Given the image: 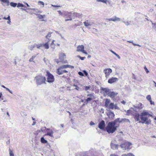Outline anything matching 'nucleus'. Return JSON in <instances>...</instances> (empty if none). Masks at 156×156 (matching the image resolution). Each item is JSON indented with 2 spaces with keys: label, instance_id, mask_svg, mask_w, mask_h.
Returning <instances> with one entry per match:
<instances>
[{
  "label": "nucleus",
  "instance_id": "1a4fd4ad",
  "mask_svg": "<svg viewBox=\"0 0 156 156\" xmlns=\"http://www.w3.org/2000/svg\"><path fill=\"white\" fill-rule=\"evenodd\" d=\"M84 47L83 45L78 46L77 47V51H81L86 55H87V53L84 50Z\"/></svg>",
  "mask_w": 156,
  "mask_h": 156
},
{
  "label": "nucleus",
  "instance_id": "bf43d9fd",
  "mask_svg": "<svg viewBox=\"0 0 156 156\" xmlns=\"http://www.w3.org/2000/svg\"><path fill=\"white\" fill-rule=\"evenodd\" d=\"M38 4H42V5H44V3L42 1H39L38 2Z\"/></svg>",
  "mask_w": 156,
  "mask_h": 156
},
{
  "label": "nucleus",
  "instance_id": "a18cd8bd",
  "mask_svg": "<svg viewBox=\"0 0 156 156\" xmlns=\"http://www.w3.org/2000/svg\"><path fill=\"white\" fill-rule=\"evenodd\" d=\"M126 112L127 113L126 115H129L131 113L132 111L130 110H127Z\"/></svg>",
  "mask_w": 156,
  "mask_h": 156
},
{
  "label": "nucleus",
  "instance_id": "72a5a7b5",
  "mask_svg": "<svg viewBox=\"0 0 156 156\" xmlns=\"http://www.w3.org/2000/svg\"><path fill=\"white\" fill-rule=\"evenodd\" d=\"M1 1L3 2L4 3H7V6H9V2L8 0H1Z\"/></svg>",
  "mask_w": 156,
  "mask_h": 156
},
{
  "label": "nucleus",
  "instance_id": "c03bdc74",
  "mask_svg": "<svg viewBox=\"0 0 156 156\" xmlns=\"http://www.w3.org/2000/svg\"><path fill=\"white\" fill-rule=\"evenodd\" d=\"M151 22L152 21H150ZM152 25H153V27L154 29L155 30H156V23H152Z\"/></svg>",
  "mask_w": 156,
  "mask_h": 156
},
{
  "label": "nucleus",
  "instance_id": "6ab92c4d",
  "mask_svg": "<svg viewBox=\"0 0 156 156\" xmlns=\"http://www.w3.org/2000/svg\"><path fill=\"white\" fill-rule=\"evenodd\" d=\"M140 116L139 114L136 113L135 114L134 118L136 121H139L140 120Z\"/></svg>",
  "mask_w": 156,
  "mask_h": 156
},
{
  "label": "nucleus",
  "instance_id": "13d9d810",
  "mask_svg": "<svg viewBox=\"0 0 156 156\" xmlns=\"http://www.w3.org/2000/svg\"><path fill=\"white\" fill-rule=\"evenodd\" d=\"M128 42H130V43H132L134 45V46H136V45H137V46H139L140 47L141 46L140 45H139V44H136L134 43H133V42L132 41H128Z\"/></svg>",
  "mask_w": 156,
  "mask_h": 156
},
{
  "label": "nucleus",
  "instance_id": "423d86ee",
  "mask_svg": "<svg viewBox=\"0 0 156 156\" xmlns=\"http://www.w3.org/2000/svg\"><path fill=\"white\" fill-rule=\"evenodd\" d=\"M66 58V55L64 53H61L59 55V59L60 60V62H62L63 63H66L67 62V60H64V59Z\"/></svg>",
  "mask_w": 156,
  "mask_h": 156
},
{
  "label": "nucleus",
  "instance_id": "ea45409f",
  "mask_svg": "<svg viewBox=\"0 0 156 156\" xmlns=\"http://www.w3.org/2000/svg\"><path fill=\"white\" fill-rule=\"evenodd\" d=\"M125 143L123 144H122L120 145V146L123 149L125 150L126 145H125Z\"/></svg>",
  "mask_w": 156,
  "mask_h": 156
},
{
  "label": "nucleus",
  "instance_id": "f3484780",
  "mask_svg": "<svg viewBox=\"0 0 156 156\" xmlns=\"http://www.w3.org/2000/svg\"><path fill=\"white\" fill-rule=\"evenodd\" d=\"M140 119L142 121V122L140 121L139 122H141L142 123H144L148 119V118L147 117H144V116H143L140 115Z\"/></svg>",
  "mask_w": 156,
  "mask_h": 156
},
{
  "label": "nucleus",
  "instance_id": "473e14b6",
  "mask_svg": "<svg viewBox=\"0 0 156 156\" xmlns=\"http://www.w3.org/2000/svg\"><path fill=\"white\" fill-rule=\"evenodd\" d=\"M62 69H64L67 68H69V65H63L60 67Z\"/></svg>",
  "mask_w": 156,
  "mask_h": 156
},
{
  "label": "nucleus",
  "instance_id": "4468645a",
  "mask_svg": "<svg viewBox=\"0 0 156 156\" xmlns=\"http://www.w3.org/2000/svg\"><path fill=\"white\" fill-rule=\"evenodd\" d=\"M107 115L108 116L109 118L111 119H113L115 117V115L113 112L111 111H109L108 113H107Z\"/></svg>",
  "mask_w": 156,
  "mask_h": 156
},
{
  "label": "nucleus",
  "instance_id": "8fccbe9b",
  "mask_svg": "<svg viewBox=\"0 0 156 156\" xmlns=\"http://www.w3.org/2000/svg\"><path fill=\"white\" fill-rule=\"evenodd\" d=\"M122 22L124 23L127 26L129 25L130 24L128 22H125L124 21H123Z\"/></svg>",
  "mask_w": 156,
  "mask_h": 156
},
{
  "label": "nucleus",
  "instance_id": "0eeeda50",
  "mask_svg": "<svg viewBox=\"0 0 156 156\" xmlns=\"http://www.w3.org/2000/svg\"><path fill=\"white\" fill-rule=\"evenodd\" d=\"M104 72L105 74L106 77L108 78L110 74L112 73V70L110 68L105 69L104 70Z\"/></svg>",
  "mask_w": 156,
  "mask_h": 156
},
{
  "label": "nucleus",
  "instance_id": "4c0bfd02",
  "mask_svg": "<svg viewBox=\"0 0 156 156\" xmlns=\"http://www.w3.org/2000/svg\"><path fill=\"white\" fill-rule=\"evenodd\" d=\"M17 7H26V6L20 3H19L17 5Z\"/></svg>",
  "mask_w": 156,
  "mask_h": 156
},
{
  "label": "nucleus",
  "instance_id": "79ce46f5",
  "mask_svg": "<svg viewBox=\"0 0 156 156\" xmlns=\"http://www.w3.org/2000/svg\"><path fill=\"white\" fill-rule=\"evenodd\" d=\"M107 0H97V1L98 2H102L105 3H107Z\"/></svg>",
  "mask_w": 156,
  "mask_h": 156
},
{
  "label": "nucleus",
  "instance_id": "5701e85b",
  "mask_svg": "<svg viewBox=\"0 0 156 156\" xmlns=\"http://www.w3.org/2000/svg\"><path fill=\"white\" fill-rule=\"evenodd\" d=\"M101 90H102L105 92L106 94L108 95V93H109L110 92V90L108 88H102Z\"/></svg>",
  "mask_w": 156,
  "mask_h": 156
},
{
  "label": "nucleus",
  "instance_id": "a211bd4d",
  "mask_svg": "<svg viewBox=\"0 0 156 156\" xmlns=\"http://www.w3.org/2000/svg\"><path fill=\"white\" fill-rule=\"evenodd\" d=\"M118 94L117 93H115L113 91H110L109 93H108V95L111 98H113L115 96H116Z\"/></svg>",
  "mask_w": 156,
  "mask_h": 156
},
{
  "label": "nucleus",
  "instance_id": "9d476101",
  "mask_svg": "<svg viewBox=\"0 0 156 156\" xmlns=\"http://www.w3.org/2000/svg\"><path fill=\"white\" fill-rule=\"evenodd\" d=\"M68 71L64 70L61 68L60 67H59L57 69L56 73L59 75H61L65 73H67Z\"/></svg>",
  "mask_w": 156,
  "mask_h": 156
},
{
  "label": "nucleus",
  "instance_id": "7ed1b4c3",
  "mask_svg": "<svg viewBox=\"0 0 156 156\" xmlns=\"http://www.w3.org/2000/svg\"><path fill=\"white\" fill-rule=\"evenodd\" d=\"M64 17L65 18H68L65 19V21L66 22L69 20L71 21L72 20L73 13H72V12H64Z\"/></svg>",
  "mask_w": 156,
  "mask_h": 156
},
{
  "label": "nucleus",
  "instance_id": "9b49d317",
  "mask_svg": "<svg viewBox=\"0 0 156 156\" xmlns=\"http://www.w3.org/2000/svg\"><path fill=\"white\" fill-rule=\"evenodd\" d=\"M105 122L104 120H102L98 124V128L101 129H104L105 127Z\"/></svg>",
  "mask_w": 156,
  "mask_h": 156
},
{
  "label": "nucleus",
  "instance_id": "f03ea898",
  "mask_svg": "<svg viewBox=\"0 0 156 156\" xmlns=\"http://www.w3.org/2000/svg\"><path fill=\"white\" fill-rule=\"evenodd\" d=\"M36 84L37 85H40L43 83H46V78L42 76L39 75L36 76L35 78Z\"/></svg>",
  "mask_w": 156,
  "mask_h": 156
},
{
  "label": "nucleus",
  "instance_id": "c85d7f7f",
  "mask_svg": "<svg viewBox=\"0 0 156 156\" xmlns=\"http://www.w3.org/2000/svg\"><path fill=\"white\" fill-rule=\"evenodd\" d=\"M41 142L43 144H45L47 143V140H46L43 137L41 138Z\"/></svg>",
  "mask_w": 156,
  "mask_h": 156
},
{
  "label": "nucleus",
  "instance_id": "bb28decb",
  "mask_svg": "<svg viewBox=\"0 0 156 156\" xmlns=\"http://www.w3.org/2000/svg\"><path fill=\"white\" fill-rule=\"evenodd\" d=\"M37 55H33L32 57L29 60V61L30 62H35L34 61V60L36 57Z\"/></svg>",
  "mask_w": 156,
  "mask_h": 156
},
{
  "label": "nucleus",
  "instance_id": "5fc2aeb1",
  "mask_svg": "<svg viewBox=\"0 0 156 156\" xmlns=\"http://www.w3.org/2000/svg\"><path fill=\"white\" fill-rule=\"evenodd\" d=\"M77 57H79L81 60H83L85 58V57H81L79 55H78Z\"/></svg>",
  "mask_w": 156,
  "mask_h": 156
},
{
  "label": "nucleus",
  "instance_id": "7c9ffc66",
  "mask_svg": "<svg viewBox=\"0 0 156 156\" xmlns=\"http://www.w3.org/2000/svg\"><path fill=\"white\" fill-rule=\"evenodd\" d=\"M119 118H118V119H115L114 121H112V122H113V123H115V125L116 124H117V123L118 122H119V123H120V122H122V121H119Z\"/></svg>",
  "mask_w": 156,
  "mask_h": 156
},
{
  "label": "nucleus",
  "instance_id": "ddd939ff",
  "mask_svg": "<svg viewBox=\"0 0 156 156\" xmlns=\"http://www.w3.org/2000/svg\"><path fill=\"white\" fill-rule=\"evenodd\" d=\"M118 80V79L116 77H112L108 80V82L110 84L114 83Z\"/></svg>",
  "mask_w": 156,
  "mask_h": 156
},
{
  "label": "nucleus",
  "instance_id": "4be33fe9",
  "mask_svg": "<svg viewBox=\"0 0 156 156\" xmlns=\"http://www.w3.org/2000/svg\"><path fill=\"white\" fill-rule=\"evenodd\" d=\"M110 100L108 99H106L105 105V107H108V106L109 105V104H110Z\"/></svg>",
  "mask_w": 156,
  "mask_h": 156
},
{
  "label": "nucleus",
  "instance_id": "338daca9",
  "mask_svg": "<svg viewBox=\"0 0 156 156\" xmlns=\"http://www.w3.org/2000/svg\"><path fill=\"white\" fill-rule=\"evenodd\" d=\"M132 75H133V76H132V78L134 79H135L136 80V77L135 76V75L134 74H133V73L132 74Z\"/></svg>",
  "mask_w": 156,
  "mask_h": 156
},
{
  "label": "nucleus",
  "instance_id": "2f4dec72",
  "mask_svg": "<svg viewBox=\"0 0 156 156\" xmlns=\"http://www.w3.org/2000/svg\"><path fill=\"white\" fill-rule=\"evenodd\" d=\"M52 34V32H49L48 34L46 36V37L47 39H48L51 36V34Z\"/></svg>",
  "mask_w": 156,
  "mask_h": 156
},
{
  "label": "nucleus",
  "instance_id": "e433bc0d",
  "mask_svg": "<svg viewBox=\"0 0 156 156\" xmlns=\"http://www.w3.org/2000/svg\"><path fill=\"white\" fill-rule=\"evenodd\" d=\"M17 5V4L15 3H14L13 2H11L10 3V5L13 7H15L16 6V5Z\"/></svg>",
  "mask_w": 156,
  "mask_h": 156
},
{
  "label": "nucleus",
  "instance_id": "09e8293b",
  "mask_svg": "<svg viewBox=\"0 0 156 156\" xmlns=\"http://www.w3.org/2000/svg\"><path fill=\"white\" fill-rule=\"evenodd\" d=\"M151 122V121L150 120H147L145 122V123L146 124H149Z\"/></svg>",
  "mask_w": 156,
  "mask_h": 156
},
{
  "label": "nucleus",
  "instance_id": "a19ab883",
  "mask_svg": "<svg viewBox=\"0 0 156 156\" xmlns=\"http://www.w3.org/2000/svg\"><path fill=\"white\" fill-rule=\"evenodd\" d=\"M84 87L85 88V90L86 91H87V90H89L90 89V88L91 87H90V86H84Z\"/></svg>",
  "mask_w": 156,
  "mask_h": 156
},
{
  "label": "nucleus",
  "instance_id": "aec40b11",
  "mask_svg": "<svg viewBox=\"0 0 156 156\" xmlns=\"http://www.w3.org/2000/svg\"><path fill=\"white\" fill-rule=\"evenodd\" d=\"M125 145H126L125 150L130 149V146L131 145V144L128 142L125 143Z\"/></svg>",
  "mask_w": 156,
  "mask_h": 156
},
{
  "label": "nucleus",
  "instance_id": "b1692460",
  "mask_svg": "<svg viewBox=\"0 0 156 156\" xmlns=\"http://www.w3.org/2000/svg\"><path fill=\"white\" fill-rule=\"evenodd\" d=\"M34 14H36L38 18L40 19L44 18L45 16V15H42L40 14H36L35 13H34Z\"/></svg>",
  "mask_w": 156,
  "mask_h": 156
},
{
  "label": "nucleus",
  "instance_id": "37998d69",
  "mask_svg": "<svg viewBox=\"0 0 156 156\" xmlns=\"http://www.w3.org/2000/svg\"><path fill=\"white\" fill-rule=\"evenodd\" d=\"M147 99L149 101L151 100V96L150 95H148L146 97Z\"/></svg>",
  "mask_w": 156,
  "mask_h": 156
},
{
  "label": "nucleus",
  "instance_id": "680f3d73",
  "mask_svg": "<svg viewBox=\"0 0 156 156\" xmlns=\"http://www.w3.org/2000/svg\"><path fill=\"white\" fill-rule=\"evenodd\" d=\"M144 69H145V70L146 72L147 73H149V71L148 70V69L146 67V66H145L144 67Z\"/></svg>",
  "mask_w": 156,
  "mask_h": 156
},
{
  "label": "nucleus",
  "instance_id": "a878e982",
  "mask_svg": "<svg viewBox=\"0 0 156 156\" xmlns=\"http://www.w3.org/2000/svg\"><path fill=\"white\" fill-rule=\"evenodd\" d=\"M109 108L113 109L114 108V104L113 103H110L109 105L108 106Z\"/></svg>",
  "mask_w": 156,
  "mask_h": 156
},
{
  "label": "nucleus",
  "instance_id": "de8ad7c7",
  "mask_svg": "<svg viewBox=\"0 0 156 156\" xmlns=\"http://www.w3.org/2000/svg\"><path fill=\"white\" fill-rule=\"evenodd\" d=\"M83 74H84V75L86 76H88V73L86 70H84L83 71Z\"/></svg>",
  "mask_w": 156,
  "mask_h": 156
},
{
  "label": "nucleus",
  "instance_id": "c756f323",
  "mask_svg": "<svg viewBox=\"0 0 156 156\" xmlns=\"http://www.w3.org/2000/svg\"><path fill=\"white\" fill-rule=\"evenodd\" d=\"M93 99L90 98H88L86 99L85 100L86 101L84 102L85 103H86V104H87L89 101Z\"/></svg>",
  "mask_w": 156,
  "mask_h": 156
},
{
  "label": "nucleus",
  "instance_id": "052dcab7",
  "mask_svg": "<svg viewBox=\"0 0 156 156\" xmlns=\"http://www.w3.org/2000/svg\"><path fill=\"white\" fill-rule=\"evenodd\" d=\"M9 91L10 93L12 94V91L10 90L8 88H7L5 89Z\"/></svg>",
  "mask_w": 156,
  "mask_h": 156
},
{
  "label": "nucleus",
  "instance_id": "c9c22d12",
  "mask_svg": "<svg viewBox=\"0 0 156 156\" xmlns=\"http://www.w3.org/2000/svg\"><path fill=\"white\" fill-rule=\"evenodd\" d=\"M9 156H14V154L12 151L10 149L9 150Z\"/></svg>",
  "mask_w": 156,
  "mask_h": 156
},
{
  "label": "nucleus",
  "instance_id": "f8f14e48",
  "mask_svg": "<svg viewBox=\"0 0 156 156\" xmlns=\"http://www.w3.org/2000/svg\"><path fill=\"white\" fill-rule=\"evenodd\" d=\"M106 20H107L110 21H113L114 22H115L116 21H120L121 20V19L120 18L117 17L116 16H114L112 18L107 19Z\"/></svg>",
  "mask_w": 156,
  "mask_h": 156
},
{
  "label": "nucleus",
  "instance_id": "864d4df0",
  "mask_svg": "<svg viewBox=\"0 0 156 156\" xmlns=\"http://www.w3.org/2000/svg\"><path fill=\"white\" fill-rule=\"evenodd\" d=\"M78 74L80 76H84L83 73H82V72H79L78 73Z\"/></svg>",
  "mask_w": 156,
  "mask_h": 156
},
{
  "label": "nucleus",
  "instance_id": "393cba45",
  "mask_svg": "<svg viewBox=\"0 0 156 156\" xmlns=\"http://www.w3.org/2000/svg\"><path fill=\"white\" fill-rule=\"evenodd\" d=\"M87 96L89 97L90 98H92L93 99H95V97L94 96V94L93 93L87 94Z\"/></svg>",
  "mask_w": 156,
  "mask_h": 156
},
{
  "label": "nucleus",
  "instance_id": "dca6fc26",
  "mask_svg": "<svg viewBox=\"0 0 156 156\" xmlns=\"http://www.w3.org/2000/svg\"><path fill=\"white\" fill-rule=\"evenodd\" d=\"M119 145L117 144H115L112 143H111V147L113 150H116L118 148Z\"/></svg>",
  "mask_w": 156,
  "mask_h": 156
},
{
  "label": "nucleus",
  "instance_id": "6e6552de",
  "mask_svg": "<svg viewBox=\"0 0 156 156\" xmlns=\"http://www.w3.org/2000/svg\"><path fill=\"white\" fill-rule=\"evenodd\" d=\"M84 25L87 27L90 26H94L95 25V24L93 21H90L87 20L83 22Z\"/></svg>",
  "mask_w": 156,
  "mask_h": 156
},
{
  "label": "nucleus",
  "instance_id": "774afa93",
  "mask_svg": "<svg viewBox=\"0 0 156 156\" xmlns=\"http://www.w3.org/2000/svg\"><path fill=\"white\" fill-rule=\"evenodd\" d=\"M110 51L112 53H113L115 55H116L117 54L116 53H115V52H114L112 50H110Z\"/></svg>",
  "mask_w": 156,
  "mask_h": 156
},
{
  "label": "nucleus",
  "instance_id": "0e129e2a",
  "mask_svg": "<svg viewBox=\"0 0 156 156\" xmlns=\"http://www.w3.org/2000/svg\"><path fill=\"white\" fill-rule=\"evenodd\" d=\"M95 124L92 121H91L90 123V126H93Z\"/></svg>",
  "mask_w": 156,
  "mask_h": 156
},
{
  "label": "nucleus",
  "instance_id": "20e7f679",
  "mask_svg": "<svg viewBox=\"0 0 156 156\" xmlns=\"http://www.w3.org/2000/svg\"><path fill=\"white\" fill-rule=\"evenodd\" d=\"M46 76H47V81L49 83H52L54 81V76L51 74L49 72L47 71Z\"/></svg>",
  "mask_w": 156,
  "mask_h": 156
},
{
  "label": "nucleus",
  "instance_id": "39448f33",
  "mask_svg": "<svg viewBox=\"0 0 156 156\" xmlns=\"http://www.w3.org/2000/svg\"><path fill=\"white\" fill-rule=\"evenodd\" d=\"M37 48L41 49L42 47H44L45 49H48L49 48V44L48 42L45 44H38L36 45Z\"/></svg>",
  "mask_w": 156,
  "mask_h": 156
},
{
  "label": "nucleus",
  "instance_id": "49530a36",
  "mask_svg": "<svg viewBox=\"0 0 156 156\" xmlns=\"http://www.w3.org/2000/svg\"><path fill=\"white\" fill-rule=\"evenodd\" d=\"M122 119V121H124L125 122H130L129 120V119Z\"/></svg>",
  "mask_w": 156,
  "mask_h": 156
},
{
  "label": "nucleus",
  "instance_id": "f257e3e1",
  "mask_svg": "<svg viewBox=\"0 0 156 156\" xmlns=\"http://www.w3.org/2000/svg\"><path fill=\"white\" fill-rule=\"evenodd\" d=\"M117 129V126L115 123L111 122H109L107 126L106 129L107 132L108 133H113Z\"/></svg>",
  "mask_w": 156,
  "mask_h": 156
},
{
  "label": "nucleus",
  "instance_id": "69168bd1",
  "mask_svg": "<svg viewBox=\"0 0 156 156\" xmlns=\"http://www.w3.org/2000/svg\"><path fill=\"white\" fill-rule=\"evenodd\" d=\"M150 102V104L151 105H154V102H153L151 100H150L149 101Z\"/></svg>",
  "mask_w": 156,
  "mask_h": 156
},
{
  "label": "nucleus",
  "instance_id": "2eb2a0df",
  "mask_svg": "<svg viewBox=\"0 0 156 156\" xmlns=\"http://www.w3.org/2000/svg\"><path fill=\"white\" fill-rule=\"evenodd\" d=\"M82 14L81 13H78L77 12H74L73 15V18H74L75 17L78 18H81L82 17Z\"/></svg>",
  "mask_w": 156,
  "mask_h": 156
},
{
  "label": "nucleus",
  "instance_id": "3c124183",
  "mask_svg": "<svg viewBox=\"0 0 156 156\" xmlns=\"http://www.w3.org/2000/svg\"><path fill=\"white\" fill-rule=\"evenodd\" d=\"M114 108L115 109H119V108L117 106V104H115V105H114Z\"/></svg>",
  "mask_w": 156,
  "mask_h": 156
},
{
  "label": "nucleus",
  "instance_id": "603ef678",
  "mask_svg": "<svg viewBox=\"0 0 156 156\" xmlns=\"http://www.w3.org/2000/svg\"><path fill=\"white\" fill-rule=\"evenodd\" d=\"M58 12L59 13V14L62 16H64V13H62V12H61V11L59 10V11H58Z\"/></svg>",
  "mask_w": 156,
  "mask_h": 156
},
{
  "label": "nucleus",
  "instance_id": "4d7b16f0",
  "mask_svg": "<svg viewBox=\"0 0 156 156\" xmlns=\"http://www.w3.org/2000/svg\"><path fill=\"white\" fill-rule=\"evenodd\" d=\"M92 31L93 32L95 33L97 31V29L93 28L92 30Z\"/></svg>",
  "mask_w": 156,
  "mask_h": 156
},
{
  "label": "nucleus",
  "instance_id": "412c9836",
  "mask_svg": "<svg viewBox=\"0 0 156 156\" xmlns=\"http://www.w3.org/2000/svg\"><path fill=\"white\" fill-rule=\"evenodd\" d=\"M54 132L51 129L49 131L47 132V133L45 135L49 136L51 137H53V134Z\"/></svg>",
  "mask_w": 156,
  "mask_h": 156
},
{
  "label": "nucleus",
  "instance_id": "6e6d98bb",
  "mask_svg": "<svg viewBox=\"0 0 156 156\" xmlns=\"http://www.w3.org/2000/svg\"><path fill=\"white\" fill-rule=\"evenodd\" d=\"M3 19L7 20H10V16H9L7 18H6L5 17H4L3 18Z\"/></svg>",
  "mask_w": 156,
  "mask_h": 156
},
{
  "label": "nucleus",
  "instance_id": "58836bf2",
  "mask_svg": "<svg viewBox=\"0 0 156 156\" xmlns=\"http://www.w3.org/2000/svg\"><path fill=\"white\" fill-rule=\"evenodd\" d=\"M54 40H53L51 44V48L53 49H54L55 48V45L54 43Z\"/></svg>",
  "mask_w": 156,
  "mask_h": 156
},
{
  "label": "nucleus",
  "instance_id": "e2e57ef3",
  "mask_svg": "<svg viewBox=\"0 0 156 156\" xmlns=\"http://www.w3.org/2000/svg\"><path fill=\"white\" fill-rule=\"evenodd\" d=\"M51 6L53 7H60V6L59 5H51Z\"/></svg>",
  "mask_w": 156,
  "mask_h": 156
},
{
  "label": "nucleus",
  "instance_id": "f704fd0d",
  "mask_svg": "<svg viewBox=\"0 0 156 156\" xmlns=\"http://www.w3.org/2000/svg\"><path fill=\"white\" fill-rule=\"evenodd\" d=\"M121 156H134V155L131 153H129L127 154H124Z\"/></svg>",
  "mask_w": 156,
  "mask_h": 156
},
{
  "label": "nucleus",
  "instance_id": "cd10ccee",
  "mask_svg": "<svg viewBox=\"0 0 156 156\" xmlns=\"http://www.w3.org/2000/svg\"><path fill=\"white\" fill-rule=\"evenodd\" d=\"M149 115L150 116L151 115L150 114H149L147 112H145V111H143L141 113V115H140L143 116H146V115Z\"/></svg>",
  "mask_w": 156,
  "mask_h": 156
}]
</instances>
